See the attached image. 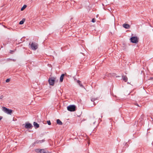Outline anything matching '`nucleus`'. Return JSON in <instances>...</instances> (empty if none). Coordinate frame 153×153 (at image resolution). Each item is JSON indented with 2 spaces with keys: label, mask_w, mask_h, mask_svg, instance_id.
<instances>
[{
  "label": "nucleus",
  "mask_w": 153,
  "mask_h": 153,
  "mask_svg": "<svg viewBox=\"0 0 153 153\" xmlns=\"http://www.w3.org/2000/svg\"><path fill=\"white\" fill-rule=\"evenodd\" d=\"M4 97V96L2 95L0 96V99H2Z\"/></svg>",
  "instance_id": "obj_25"
},
{
  "label": "nucleus",
  "mask_w": 153,
  "mask_h": 153,
  "mask_svg": "<svg viewBox=\"0 0 153 153\" xmlns=\"http://www.w3.org/2000/svg\"><path fill=\"white\" fill-rule=\"evenodd\" d=\"M130 83L129 82H127L128 84H129Z\"/></svg>",
  "instance_id": "obj_31"
},
{
  "label": "nucleus",
  "mask_w": 153,
  "mask_h": 153,
  "mask_svg": "<svg viewBox=\"0 0 153 153\" xmlns=\"http://www.w3.org/2000/svg\"><path fill=\"white\" fill-rule=\"evenodd\" d=\"M27 7L26 5L25 4L21 8V10L23 11V10Z\"/></svg>",
  "instance_id": "obj_16"
},
{
  "label": "nucleus",
  "mask_w": 153,
  "mask_h": 153,
  "mask_svg": "<svg viewBox=\"0 0 153 153\" xmlns=\"http://www.w3.org/2000/svg\"><path fill=\"white\" fill-rule=\"evenodd\" d=\"M29 45L30 46V47L33 50H35L38 48V46L37 45H36V43L35 42H32L31 44H30V42L29 44Z\"/></svg>",
  "instance_id": "obj_5"
},
{
  "label": "nucleus",
  "mask_w": 153,
  "mask_h": 153,
  "mask_svg": "<svg viewBox=\"0 0 153 153\" xmlns=\"http://www.w3.org/2000/svg\"><path fill=\"white\" fill-rule=\"evenodd\" d=\"M33 125L34 127L36 129L39 127V125L36 122H34L33 123Z\"/></svg>",
  "instance_id": "obj_11"
},
{
  "label": "nucleus",
  "mask_w": 153,
  "mask_h": 153,
  "mask_svg": "<svg viewBox=\"0 0 153 153\" xmlns=\"http://www.w3.org/2000/svg\"><path fill=\"white\" fill-rule=\"evenodd\" d=\"M2 118H3L1 116H0V120L2 119Z\"/></svg>",
  "instance_id": "obj_28"
},
{
  "label": "nucleus",
  "mask_w": 153,
  "mask_h": 153,
  "mask_svg": "<svg viewBox=\"0 0 153 153\" xmlns=\"http://www.w3.org/2000/svg\"><path fill=\"white\" fill-rule=\"evenodd\" d=\"M126 148V147L124 146L122 148V149L121 151V152H124Z\"/></svg>",
  "instance_id": "obj_18"
},
{
  "label": "nucleus",
  "mask_w": 153,
  "mask_h": 153,
  "mask_svg": "<svg viewBox=\"0 0 153 153\" xmlns=\"http://www.w3.org/2000/svg\"><path fill=\"white\" fill-rule=\"evenodd\" d=\"M68 111L73 112L75 111L76 109V106L74 105H71L67 107Z\"/></svg>",
  "instance_id": "obj_1"
},
{
  "label": "nucleus",
  "mask_w": 153,
  "mask_h": 153,
  "mask_svg": "<svg viewBox=\"0 0 153 153\" xmlns=\"http://www.w3.org/2000/svg\"><path fill=\"white\" fill-rule=\"evenodd\" d=\"M117 77H119V76H117Z\"/></svg>",
  "instance_id": "obj_37"
},
{
  "label": "nucleus",
  "mask_w": 153,
  "mask_h": 153,
  "mask_svg": "<svg viewBox=\"0 0 153 153\" xmlns=\"http://www.w3.org/2000/svg\"><path fill=\"white\" fill-rule=\"evenodd\" d=\"M45 141L44 139H43L41 140H36L34 142V144L41 143L44 142Z\"/></svg>",
  "instance_id": "obj_9"
},
{
  "label": "nucleus",
  "mask_w": 153,
  "mask_h": 153,
  "mask_svg": "<svg viewBox=\"0 0 153 153\" xmlns=\"http://www.w3.org/2000/svg\"><path fill=\"white\" fill-rule=\"evenodd\" d=\"M56 77H50L48 80V82L49 85H51L53 86L55 82Z\"/></svg>",
  "instance_id": "obj_3"
},
{
  "label": "nucleus",
  "mask_w": 153,
  "mask_h": 153,
  "mask_svg": "<svg viewBox=\"0 0 153 153\" xmlns=\"http://www.w3.org/2000/svg\"><path fill=\"white\" fill-rule=\"evenodd\" d=\"M2 110L8 114L11 115L12 112V110L7 108L5 107H2Z\"/></svg>",
  "instance_id": "obj_4"
},
{
  "label": "nucleus",
  "mask_w": 153,
  "mask_h": 153,
  "mask_svg": "<svg viewBox=\"0 0 153 153\" xmlns=\"http://www.w3.org/2000/svg\"><path fill=\"white\" fill-rule=\"evenodd\" d=\"M47 123L49 125H50L51 124V122L49 120L47 121Z\"/></svg>",
  "instance_id": "obj_19"
},
{
  "label": "nucleus",
  "mask_w": 153,
  "mask_h": 153,
  "mask_svg": "<svg viewBox=\"0 0 153 153\" xmlns=\"http://www.w3.org/2000/svg\"><path fill=\"white\" fill-rule=\"evenodd\" d=\"M91 22L93 23H94L96 22V19L95 18H93L91 20Z\"/></svg>",
  "instance_id": "obj_20"
},
{
  "label": "nucleus",
  "mask_w": 153,
  "mask_h": 153,
  "mask_svg": "<svg viewBox=\"0 0 153 153\" xmlns=\"http://www.w3.org/2000/svg\"><path fill=\"white\" fill-rule=\"evenodd\" d=\"M97 98H92L91 99V101L92 102H93L94 104V103L95 104V102H94V101H95V100H97Z\"/></svg>",
  "instance_id": "obj_17"
},
{
  "label": "nucleus",
  "mask_w": 153,
  "mask_h": 153,
  "mask_svg": "<svg viewBox=\"0 0 153 153\" xmlns=\"http://www.w3.org/2000/svg\"><path fill=\"white\" fill-rule=\"evenodd\" d=\"M102 116H101V118H102Z\"/></svg>",
  "instance_id": "obj_33"
},
{
  "label": "nucleus",
  "mask_w": 153,
  "mask_h": 153,
  "mask_svg": "<svg viewBox=\"0 0 153 153\" xmlns=\"http://www.w3.org/2000/svg\"><path fill=\"white\" fill-rule=\"evenodd\" d=\"M109 119L110 120H111V119L110 118H109Z\"/></svg>",
  "instance_id": "obj_35"
},
{
  "label": "nucleus",
  "mask_w": 153,
  "mask_h": 153,
  "mask_svg": "<svg viewBox=\"0 0 153 153\" xmlns=\"http://www.w3.org/2000/svg\"><path fill=\"white\" fill-rule=\"evenodd\" d=\"M123 144L124 145V146H126V147L128 146V144H127V143L126 142V143H124Z\"/></svg>",
  "instance_id": "obj_21"
},
{
  "label": "nucleus",
  "mask_w": 153,
  "mask_h": 153,
  "mask_svg": "<svg viewBox=\"0 0 153 153\" xmlns=\"http://www.w3.org/2000/svg\"><path fill=\"white\" fill-rule=\"evenodd\" d=\"M42 153H51V152H46L45 151L44 152H43Z\"/></svg>",
  "instance_id": "obj_24"
},
{
  "label": "nucleus",
  "mask_w": 153,
  "mask_h": 153,
  "mask_svg": "<svg viewBox=\"0 0 153 153\" xmlns=\"http://www.w3.org/2000/svg\"><path fill=\"white\" fill-rule=\"evenodd\" d=\"M65 74H61V75L60 79H59V81L61 82H62L63 81V80L64 79V77L65 76Z\"/></svg>",
  "instance_id": "obj_12"
},
{
  "label": "nucleus",
  "mask_w": 153,
  "mask_h": 153,
  "mask_svg": "<svg viewBox=\"0 0 153 153\" xmlns=\"http://www.w3.org/2000/svg\"><path fill=\"white\" fill-rule=\"evenodd\" d=\"M56 123L58 125H62V123L59 119H58L56 120Z\"/></svg>",
  "instance_id": "obj_14"
},
{
  "label": "nucleus",
  "mask_w": 153,
  "mask_h": 153,
  "mask_svg": "<svg viewBox=\"0 0 153 153\" xmlns=\"http://www.w3.org/2000/svg\"><path fill=\"white\" fill-rule=\"evenodd\" d=\"M130 42L133 43H137L139 41V38L136 36H132L130 39Z\"/></svg>",
  "instance_id": "obj_2"
},
{
  "label": "nucleus",
  "mask_w": 153,
  "mask_h": 153,
  "mask_svg": "<svg viewBox=\"0 0 153 153\" xmlns=\"http://www.w3.org/2000/svg\"><path fill=\"white\" fill-rule=\"evenodd\" d=\"M22 38H21V39H20V41H21L20 42L19 41V43H22Z\"/></svg>",
  "instance_id": "obj_26"
},
{
  "label": "nucleus",
  "mask_w": 153,
  "mask_h": 153,
  "mask_svg": "<svg viewBox=\"0 0 153 153\" xmlns=\"http://www.w3.org/2000/svg\"><path fill=\"white\" fill-rule=\"evenodd\" d=\"M14 52V51H13V50H10V53H11V54H13V52Z\"/></svg>",
  "instance_id": "obj_23"
},
{
  "label": "nucleus",
  "mask_w": 153,
  "mask_h": 153,
  "mask_svg": "<svg viewBox=\"0 0 153 153\" xmlns=\"http://www.w3.org/2000/svg\"><path fill=\"white\" fill-rule=\"evenodd\" d=\"M102 4L103 5H104L103 4Z\"/></svg>",
  "instance_id": "obj_36"
},
{
  "label": "nucleus",
  "mask_w": 153,
  "mask_h": 153,
  "mask_svg": "<svg viewBox=\"0 0 153 153\" xmlns=\"http://www.w3.org/2000/svg\"><path fill=\"white\" fill-rule=\"evenodd\" d=\"M10 80V78H7L6 80V82H9Z\"/></svg>",
  "instance_id": "obj_22"
},
{
  "label": "nucleus",
  "mask_w": 153,
  "mask_h": 153,
  "mask_svg": "<svg viewBox=\"0 0 153 153\" xmlns=\"http://www.w3.org/2000/svg\"><path fill=\"white\" fill-rule=\"evenodd\" d=\"M35 144H34V142L32 144V145H33V146H34L35 145Z\"/></svg>",
  "instance_id": "obj_30"
},
{
  "label": "nucleus",
  "mask_w": 153,
  "mask_h": 153,
  "mask_svg": "<svg viewBox=\"0 0 153 153\" xmlns=\"http://www.w3.org/2000/svg\"><path fill=\"white\" fill-rule=\"evenodd\" d=\"M95 123V122H94V124Z\"/></svg>",
  "instance_id": "obj_34"
},
{
  "label": "nucleus",
  "mask_w": 153,
  "mask_h": 153,
  "mask_svg": "<svg viewBox=\"0 0 153 153\" xmlns=\"http://www.w3.org/2000/svg\"><path fill=\"white\" fill-rule=\"evenodd\" d=\"M45 151L44 149H37L35 150V152L37 153H42L43 152Z\"/></svg>",
  "instance_id": "obj_7"
},
{
  "label": "nucleus",
  "mask_w": 153,
  "mask_h": 153,
  "mask_svg": "<svg viewBox=\"0 0 153 153\" xmlns=\"http://www.w3.org/2000/svg\"><path fill=\"white\" fill-rule=\"evenodd\" d=\"M122 79L125 82H126L128 80V78L126 75L124 74L122 75Z\"/></svg>",
  "instance_id": "obj_8"
},
{
  "label": "nucleus",
  "mask_w": 153,
  "mask_h": 153,
  "mask_svg": "<svg viewBox=\"0 0 153 153\" xmlns=\"http://www.w3.org/2000/svg\"><path fill=\"white\" fill-rule=\"evenodd\" d=\"M123 27L126 29H129L130 27V25L127 24L125 23L123 24Z\"/></svg>",
  "instance_id": "obj_10"
},
{
  "label": "nucleus",
  "mask_w": 153,
  "mask_h": 153,
  "mask_svg": "<svg viewBox=\"0 0 153 153\" xmlns=\"http://www.w3.org/2000/svg\"><path fill=\"white\" fill-rule=\"evenodd\" d=\"M76 82L81 87L85 88L83 85L81 83V82L80 80H77Z\"/></svg>",
  "instance_id": "obj_13"
},
{
  "label": "nucleus",
  "mask_w": 153,
  "mask_h": 153,
  "mask_svg": "<svg viewBox=\"0 0 153 153\" xmlns=\"http://www.w3.org/2000/svg\"><path fill=\"white\" fill-rule=\"evenodd\" d=\"M25 19L23 18V19L22 20L20 21L19 24L20 25H22L24 24V22L25 21Z\"/></svg>",
  "instance_id": "obj_15"
},
{
  "label": "nucleus",
  "mask_w": 153,
  "mask_h": 153,
  "mask_svg": "<svg viewBox=\"0 0 153 153\" xmlns=\"http://www.w3.org/2000/svg\"><path fill=\"white\" fill-rule=\"evenodd\" d=\"M153 77H150V78L149 79V80H153Z\"/></svg>",
  "instance_id": "obj_27"
},
{
  "label": "nucleus",
  "mask_w": 153,
  "mask_h": 153,
  "mask_svg": "<svg viewBox=\"0 0 153 153\" xmlns=\"http://www.w3.org/2000/svg\"><path fill=\"white\" fill-rule=\"evenodd\" d=\"M25 128L27 129H31L33 127L32 124L28 122H26L25 123Z\"/></svg>",
  "instance_id": "obj_6"
},
{
  "label": "nucleus",
  "mask_w": 153,
  "mask_h": 153,
  "mask_svg": "<svg viewBox=\"0 0 153 153\" xmlns=\"http://www.w3.org/2000/svg\"><path fill=\"white\" fill-rule=\"evenodd\" d=\"M3 26L4 27H5L4 26V25H3Z\"/></svg>",
  "instance_id": "obj_32"
},
{
  "label": "nucleus",
  "mask_w": 153,
  "mask_h": 153,
  "mask_svg": "<svg viewBox=\"0 0 153 153\" xmlns=\"http://www.w3.org/2000/svg\"><path fill=\"white\" fill-rule=\"evenodd\" d=\"M135 105H137V106H138V107H139L140 106L137 103H136Z\"/></svg>",
  "instance_id": "obj_29"
}]
</instances>
